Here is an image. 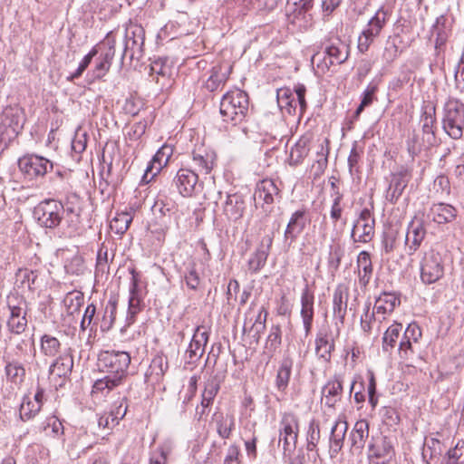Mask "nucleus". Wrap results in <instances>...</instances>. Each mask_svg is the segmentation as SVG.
<instances>
[{"label": "nucleus", "instance_id": "nucleus-1", "mask_svg": "<svg viewBox=\"0 0 464 464\" xmlns=\"http://www.w3.org/2000/svg\"><path fill=\"white\" fill-rule=\"evenodd\" d=\"M130 363V355L122 351H102L98 357V366L106 375L94 382L92 389V395H106L114 388L120 386L127 375Z\"/></svg>", "mask_w": 464, "mask_h": 464}, {"label": "nucleus", "instance_id": "nucleus-2", "mask_svg": "<svg viewBox=\"0 0 464 464\" xmlns=\"http://www.w3.org/2000/svg\"><path fill=\"white\" fill-rule=\"evenodd\" d=\"M249 100L246 92L236 89L223 95L219 111L226 122L236 126L241 123L247 115Z\"/></svg>", "mask_w": 464, "mask_h": 464}, {"label": "nucleus", "instance_id": "nucleus-3", "mask_svg": "<svg viewBox=\"0 0 464 464\" xmlns=\"http://www.w3.org/2000/svg\"><path fill=\"white\" fill-rule=\"evenodd\" d=\"M442 128L452 139L459 140L464 131V103L450 98L443 107Z\"/></svg>", "mask_w": 464, "mask_h": 464}, {"label": "nucleus", "instance_id": "nucleus-4", "mask_svg": "<svg viewBox=\"0 0 464 464\" xmlns=\"http://www.w3.org/2000/svg\"><path fill=\"white\" fill-rule=\"evenodd\" d=\"M24 112L18 106H7L0 114V136L4 140L14 139L23 130Z\"/></svg>", "mask_w": 464, "mask_h": 464}, {"label": "nucleus", "instance_id": "nucleus-5", "mask_svg": "<svg viewBox=\"0 0 464 464\" xmlns=\"http://www.w3.org/2000/svg\"><path fill=\"white\" fill-rule=\"evenodd\" d=\"M34 214L42 227L55 228L63 220L64 207L60 201L45 199L34 208Z\"/></svg>", "mask_w": 464, "mask_h": 464}, {"label": "nucleus", "instance_id": "nucleus-6", "mask_svg": "<svg viewBox=\"0 0 464 464\" xmlns=\"http://www.w3.org/2000/svg\"><path fill=\"white\" fill-rule=\"evenodd\" d=\"M18 167L25 178L34 179L43 178L53 169V164L44 157L31 154L20 158L18 160Z\"/></svg>", "mask_w": 464, "mask_h": 464}, {"label": "nucleus", "instance_id": "nucleus-7", "mask_svg": "<svg viewBox=\"0 0 464 464\" xmlns=\"http://www.w3.org/2000/svg\"><path fill=\"white\" fill-rule=\"evenodd\" d=\"M444 275V266L440 254L430 251L425 254L420 264V278L424 284L430 285Z\"/></svg>", "mask_w": 464, "mask_h": 464}, {"label": "nucleus", "instance_id": "nucleus-8", "mask_svg": "<svg viewBox=\"0 0 464 464\" xmlns=\"http://www.w3.org/2000/svg\"><path fill=\"white\" fill-rule=\"evenodd\" d=\"M373 209V207H372ZM375 234V218L373 211L368 208L362 210L352 229L354 242H370Z\"/></svg>", "mask_w": 464, "mask_h": 464}, {"label": "nucleus", "instance_id": "nucleus-9", "mask_svg": "<svg viewBox=\"0 0 464 464\" xmlns=\"http://www.w3.org/2000/svg\"><path fill=\"white\" fill-rule=\"evenodd\" d=\"M209 338V332L203 325L195 328L192 339L185 352V364L196 365L205 353V346Z\"/></svg>", "mask_w": 464, "mask_h": 464}, {"label": "nucleus", "instance_id": "nucleus-10", "mask_svg": "<svg viewBox=\"0 0 464 464\" xmlns=\"http://www.w3.org/2000/svg\"><path fill=\"white\" fill-rule=\"evenodd\" d=\"M420 123L422 130L421 144L410 145V153L412 155L418 154L421 150H429L437 143L434 132L435 117L425 111L420 117Z\"/></svg>", "mask_w": 464, "mask_h": 464}, {"label": "nucleus", "instance_id": "nucleus-11", "mask_svg": "<svg viewBox=\"0 0 464 464\" xmlns=\"http://www.w3.org/2000/svg\"><path fill=\"white\" fill-rule=\"evenodd\" d=\"M145 39V32L141 25L130 22L125 28L124 50L121 56L124 57L130 53V58L133 59L135 50L140 51Z\"/></svg>", "mask_w": 464, "mask_h": 464}, {"label": "nucleus", "instance_id": "nucleus-12", "mask_svg": "<svg viewBox=\"0 0 464 464\" xmlns=\"http://www.w3.org/2000/svg\"><path fill=\"white\" fill-rule=\"evenodd\" d=\"M217 163L216 152L205 146L197 147L192 151V170L198 174L208 175Z\"/></svg>", "mask_w": 464, "mask_h": 464}, {"label": "nucleus", "instance_id": "nucleus-13", "mask_svg": "<svg viewBox=\"0 0 464 464\" xmlns=\"http://www.w3.org/2000/svg\"><path fill=\"white\" fill-rule=\"evenodd\" d=\"M349 296V285L344 283L337 285L333 294V315L336 325L344 324Z\"/></svg>", "mask_w": 464, "mask_h": 464}, {"label": "nucleus", "instance_id": "nucleus-14", "mask_svg": "<svg viewBox=\"0 0 464 464\" xmlns=\"http://www.w3.org/2000/svg\"><path fill=\"white\" fill-rule=\"evenodd\" d=\"M173 182L179 193L183 197H191L198 189V174L190 169H180L178 170Z\"/></svg>", "mask_w": 464, "mask_h": 464}, {"label": "nucleus", "instance_id": "nucleus-15", "mask_svg": "<svg viewBox=\"0 0 464 464\" xmlns=\"http://www.w3.org/2000/svg\"><path fill=\"white\" fill-rule=\"evenodd\" d=\"M425 236L426 228L423 215H416L408 226L405 238V244L410 250V254H413L420 246Z\"/></svg>", "mask_w": 464, "mask_h": 464}, {"label": "nucleus", "instance_id": "nucleus-16", "mask_svg": "<svg viewBox=\"0 0 464 464\" xmlns=\"http://www.w3.org/2000/svg\"><path fill=\"white\" fill-rule=\"evenodd\" d=\"M315 355L319 360L329 362L334 351V338L329 328H322L316 334L314 340Z\"/></svg>", "mask_w": 464, "mask_h": 464}, {"label": "nucleus", "instance_id": "nucleus-17", "mask_svg": "<svg viewBox=\"0 0 464 464\" xmlns=\"http://www.w3.org/2000/svg\"><path fill=\"white\" fill-rule=\"evenodd\" d=\"M130 274L131 280L130 285L129 307L126 318L128 325L135 322V316L142 309V299L140 295L139 289L140 276L134 269L130 270Z\"/></svg>", "mask_w": 464, "mask_h": 464}, {"label": "nucleus", "instance_id": "nucleus-18", "mask_svg": "<svg viewBox=\"0 0 464 464\" xmlns=\"http://www.w3.org/2000/svg\"><path fill=\"white\" fill-rule=\"evenodd\" d=\"M172 152V148L168 145H163L160 149H159L147 166L145 173L142 177V182H150V180L161 170V169L168 164Z\"/></svg>", "mask_w": 464, "mask_h": 464}, {"label": "nucleus", "instance_id": "nucleus-19", "mask_svg": "<svg viewBox=\"0 0 464 464\" xmlns=\"http://www.w3.org/2000/svg\"><path fill=\"white\" fill-rule=\"evenodd\" d=\"M314 293L309 289L308 285H305V287L303 289L301 294V318L303 321V325L304 329V335L307 337L313 327V322H314Z\"/></svg>", "mask_w": 464, "mask_h": 464}, {"label": "nucleus", "instance_id": "nucleus-20", "mask_svg": "<svg viewBox=\"0 0 464 464\" xmlns=\"http://www.w3.org/2000/svg\"><path fill=\"white\" fill-rule=\"evenodd\" d=\"M272 242L273 238L270 236H266L262 238L257 248L248 259L247 266L249 271L257 273L265 266L270 253Z\"/></svg>", "mask_w": 464, "mask_h": 464}, {"label": "nucleus", "instance_id": "nucleus-21", "mask_svg": "<svg viewBox=\"0 0 464 464\" xmlns=\"http://www.w3.org/2000/svg\"><path fill=\"white\" fill-rule=\"evenodd\" d=\"M306 224L307 218L305 209H298L295 211L291 215L288 224L285 227L284 233L285 240H289L290 244L295 242L306 227Z\"/></svg>", "mask_w": 464, "mask_h": 464}, {"label": "nucleus", "instance_id": "nucleus-22", "mask_svg": "<svg viewBox=\"0 0 464 464\" xmlns=\"http://www.w3.org/2000/svg\"><path fill=\"white\" fill-rule=\"evenodd\" d=\"M343 396V382L340 376L335 375L322 388V403L329 408H334Z\"/></svg>", "mask_w": 464, "mask_h": 464}, {"label": "nucleus", "instance_id": "nucleus-23", "mask_svg": "<svg viewBox=\"0 0 464 464\" xmlns=\"http://www.w3.org/2000/svg\"><path fill=\"white\" fill-rule=\"evenodd\" d=\"M313 134L306 132L302 135L290 150L288 162L291 166L300 165L310 151Z\"/></svg>", "mask_w": 464, "mask_h": 464}, {"label": "nucleus", "instance_id": "nucleus-24", "mask_svg": "<svg viewBox=\"0 0 464 464\" xmlns=\"http://www.w3.org/2000/svg\"><path fill=\"white\" fill-rule=\"evenodd\" d=\"M278 194L279 189L274 181L271 179H264L257 184L254 193L256 205L257 206L262 203V208H264V205L270 206L274 203L275 197Z\"/></svg>", "mask_w": 464, "mask_h": 464}, {"label": "nucleus", "instance_id": "nucleus-25", "mask_svg": "<svg viewBox=\"0 0 464 464\" xmlns=\"http://www.w3.org/2000/svg\"><path fill=\"white\" fill-rule=\"evenodd\" d=\"M10 310V315L7 319L8 331L14 334H21L27 327L26 311L25 308L21 305L8 304Z\"/></svg>", "mask_w": 464, "mask_h": 464}, {"label": "nucleus", "instance_id": "nucleus-26", "mask_svg": "<svg viewBox=\"0 0 464 464\" xmlns=\"http://www.w3.org/2000/svg\"><path fill=\"white\" fill-rule=\"evenodd\" d=\"M73 359L69 353L60 354L50 365L49 374L51 378H67L72 370Z\"/></svg>", "mask_w": 464, "mask_h": 464}, {"label": "nucleus", "instance_id": "nucleus-27", "mask_svg": "<svg viewBox=\"0 0 464 464\" xmlns=\"http://www.w3.org/2000/svg\"><path fill=\"white\" fill-rule=\"evenodd\" d=\"M245 201L239 195H228L224 204L223 212L228 220L237 221L243 217Z\"/></svg>", "mask_w": 464, "mask_h": 464}, {"label": "nucleus", "instance_id": "nucleus-28", "mask_svg": "<svg viewBox=\"0 0 464 464\" xmlns=\"http://www.w3.org/2000/svg\"><path fill=\"white\" fill-rule=\"evenodd\" d=\"M229 65H217L211 70V74L205 82V87L209 92H215L222 87L227 81L231 72Z\"/></svg>", "mask_w": 464, "mask_h": 464}, {"label": "nucleus", "instance_id": "nucleus-29", "mask_svg": "<svg viewBox=\"0 0 464 464\" xmlns=\"http://www.w3.org/2000/svg\"><path fill=\"white\" fill-rule=\"evenodd\" d=\"M169 369V362L166 356L162 353L156 354L146 372L148 381L159 382Z\"/></svg>", "mask_w": 464, "mask_h": 464}, {"label": "nucleus", "instance_id": "nucleus-30", "mask_svg": "<svg viewBox=\"0 0 464 464\" xmlns=\"http://www.w3.org/2000/svg\"><path fill=\"white\" fill-rule=\"evenodd\" d=\"M80 203V198L75 193H72L66 197L64 203V212L70 219L67 220L69 228L73 232L78 228L80 223V208H76Z\"/></svg>", "mask_w": 464, "mask_h": 464}, {"label": "nucleus", "instance_id": "nucleus-31", "mask_svg": "<svg viewBox=\"0 0 464 464\" xmlns=\"http://www.w3.org/2000/svg\"><path fill=\"white\" fill-rule=\"evenodd\" d=\"M325 53L330 59V65L341 64L348 58L349 47L339 39H336L326 46Z\"/></svg>", "mask_w": 464, "mask_h": 464}, {"label": "nucleus", "instance_id": "nucleus-32", "mask_svg": "<svg viewBox=\"0 0 464 464\" xmlns=\"http://www.w3.org/2000/svg\"><path fill=\"white\" fill-rule=\"evenodd\" d=\"M200 268L198 264L194 260H190L185 265L183 277L186 285L191 290H198L200 287L202 277L200 276Z\"/></svg>", "mask_w": 464, "mask_h": 464}, {"label": "nucleus", "instance_id": "nucleus-33", "mask_svg": "<svg viewBox=\"0 0 464 464\" xmlns=\"http://www.w3.org/2000/svg\"><path fill=\"white\" fill-rule=\"evenodd\" d=\"M220 389V381L218 376L209 377L206 382L201 394V404L204 407H210Z\"/></svg>", "mask_w": 464, "mask_h": 464}, {"label": "nucleus", "instance_id": "nucleus-34", "mask_svg": "<svg viewBox=\"0 0 464 464\" xmlns=\"http://www.w3.org/2000/svg\"><path fill=\"white\" fill-rule=\"evenodd\" d=\"M156 75L153 80L164 88L169 85L170 80V68L162 61L157 60L150 65V76Z\"/></svg>", "mask_w": 464, "mask_h": 464}, {"label": "nucleus", "instance_id": "nucleus-35", "mask_svg": "<svg viewBox=\"0 0 464 464\" xmlns=\"http://www.w3.org/2000/svg\"><path fill=\"white\" fill-rule=\"evenodd\" d=\"M329 140L325 139L323 143L319 146V150L316 153L315 162L312 166L314 178L321 176L327 168L328 165V154H329Z\"/></svg>", "mask_w": 464, "mask_h": 464}, {"label": "nucleus", "instance_id": "nucleus-36", "mask_svg": "<svg viewBox=\"0 0 464 464\" xmlns=\"http://www.w3.org/2000/svg\"><path fill=\"white\" fill-rule=\"evenodd\" d=\"M433 221L438 224L451 222L456 218L457 210L450 205L440 203L431 208Z\"/></svg>", "mask_w": 464, "mask_h": 464}, {"label": "nucleus", "instance_id": "nucleus-37", "mask_svg": "<svg viewBox=\"0 0 464 464\" xmlns=\"http://www.w3.org/2000/svg\"><path fill=\"white\" fill-rule=\"evenodd\" d=\"M278 106L285 110L289 114L295 113L296 110V100L294 92L289 88H280L276 92Z\"/></svg>", "mask_w": 464, "mask_h": 464}, {"label": "nucleus", "instance_id": "nucleus-38", "mask_svg": "<svg viewBox=\"0 0 464 464\" xmlns=\"http://www.w3.org/2000/svg\"><path fill=\"white\" fill-rule=\"evenodd\" d=\"M401 228V224L391 222L384 224L382 232V246L386 252H390L394 248L395 241Z\"/></svg>", "mask_w": 464, "mask_h": 464}, {"label": "nucleus", "instance_id": "nucleus-39", "mask_svg": "<svg viewBox=\"0 0 464 464\" xmlns=\"http://www.w3.org/2000/svg\"><path fill=\"white\" fill-rule=\"evenodd\" d=\"M401 330L402 325L397 323L388 327L382 337V350L384 352L389 353L394 349Z\"/></svg>", "mask_w": 464, "mask_h": 464}, {"label": "nucleus", "instance_id": "nucleus-40", "mask_svg": "<svg viewBox=\"0 0 464 464\" xmlns=\"http://www.w3.org/2000/svg\"><path fill=\"white\" fill-rule=\"evenodd\" d=\"M447 18L444 15H440L437 18L432 28L433 34H436L435 48L438 53L441 50L442 46H444L449 36V31L445 26Z\"/></svg>", "mask_w": 464, "mask_h": 464}, {"label": "nucleus", "instance_id": "nucleus-41", "mask_svg": "<svg viewBox=\"0 0 464 464\" xmlns=\"http://www.w3.org/2000/svg\"><path fill=\"white\" fill-rule=\"evenodd\" d=\"M411 174L408 169H401L392 176L390 189H392V196H400L410 181Z\"/></svg>", "mask_w": 464, "mask_h": 464}, {"label": "nucleus", "instance_id": "nucleus-42", "mask_svg": "<svg viewBox=\"0 0 464 464\" xmlns=\"http://www.w3.org/2000/svg\"><path fill=\"white\" fill-rule=\"evenodd\" d=\"M40 346L41 352L49 357L56 356L61 350L60 341L51 334H44L41 337Z\"/></svg>", "mask_w": 464, "mask_h": 464}, {"label": "nucleus", "instance_id": "nucleus-43", "mask_svg": "<svg viewBox=\"0 0 464 464\" xmlns=\"http://www.w3.org/2000/svg\"><path fill=\"white\" fill-rule=\"evenodd\" d=\"M292 361L290 359H284L277 371L276 385L279 391H285L288 385L291 371Z\"/></svg>", "mask_w": 464, "mask_h": 464}, {"label": "nucleus", "instance_id": "nucleus-44", "mask_svg": "<svg viewBox=\"0 0 464 464\" xmlns=\"http://www.w3.org/2000/svg\"><path fill=\"white\" fill-rule=\"evenodd\" d=\"M83 300L84 296L82 292L74 291L68 293L63 299L67 314L73 315L75 313H78L83 304Z\"/></svg>", "mask_w": 464, "mask_h": 464}, {"label": "nucleus", "instance_id": "nucleus-45", "mask_svg": "<svg viewBox=\"0 0 464 464\" xmlns=\"http://www.w3.org/2000/svg\"><path fill=\"white\" fill-rule=\"evenodd\" d=\"M218 435H229L233 430L234 419L231 416L215 414L211 422Z\"/></svg>", "mask_w": 464, "mask_h": 464}, {"label": "nucleus", "instance_id": "nucleus-46", "mask_svg": "<svg viewBox=\"0 0 464 464\" xmlns=\"http://www.w3.org/2000/svg\"><path fill=\"white\" fill-rule=\"evenodd\" d=\"M281 328L279 325H273L270 329V333L267 336L266 343V350L265 352L267 354L268 359H270L274 353L279 348L281 344Z\"/></svg>", "mask_w": 464, "mask_h": 464}, {"label": "nucleus", "instance_id": "nucleus-47", "mask_svg": "<svg viewBox=\"0 0 464 464\" xmlns=\"http://www.w3.org/2000/svg\"><path fill=\"white\" fill-rule=\"evenodd\" d=\"M117 304L118 301L115 298L108 301L101 324L102 331H108L112 327L116 319Z\"/></svg>", "mask_w": 464, "mask_h": 464}, {"label": "nucleus", "instance_id": "nucleus-48", "mask_svg": "<svg viewBox=\"0 0 464 464\" xmlns=\"http://www.w3.org/2000/svg\"><path fill=\"white\" fill-rule=\"evenodd\" d=\"M5 373L13 382H22L25 376V369L18 361H12L5 365Z\"/></svg>", "mask_w": 464, "mask_h": 464}, {"label": "nucleus", "instance_id": "nucleus-49", "mask_svg": "<svg viewBox=\"0 0 464 464\" xmlns=\"http://www.w3.org/2000/svg\"><path fill=\"white\" fill-rule=\"evenodd\" d=\"M132 221V217L128 212L117 214L111 221V228L117 234H124Z\"/></svg>", "mask_w": 464, "mask_h": 464}, {"label": "nucleus", "instance_id": "nucleus-50", "mask_svg": "<svg viewBox=\"0 0 464 464\" xmlns=\"http://www.w3.org/2000/svg\"><path fill=\"white\" fill-rule=\"evenodd\" d=\"M98 54V50L94 46L92 48V50L82 58V60L80 62L78 68L72 72L70 75L66 77V80L68 82H74L76 79H79L84 71L88 68L91 62L92 61L93 57H95Z\"/></svg>", "mask_w": 464, "mask_h": 464}, {"label": "nucleus", "instance_id": "nucleus-51", "mask_svg": "<svg viewBox=\"0 0 464 464\" xmlns=\"http://www.w3.org/2000/svg\"><path fill=\"white\" fill-rule=\"evenodd\" d=\"M297 435L299 432L298 421L293 413H285L280 422V435Z\"/></svg>", "mask_w": 464, "mask_h": 464}, {"label": "nucleus", "instance_id": "nucleus-52", "mask_svg": "<svg viewBox=\"0 0 464 464\" xmlns=\"http://www.w3.org/2000/svg\"><path fill=\"white\" fill-rule=\"evenodd\" d=\"M41 411L40 404L33 401L29 397H24L20 406V416L22 420H29L34 417Z\"/></svg>", "mask_w": 464, "mask_h": 464}, {"label": "nucleus", "instance_id": "nucleus-53", "mask_svg": "<svg viewBox=\"0 0 464 464\" xmlns=\"http://www.w3.org/2000/svg\"><path fill=\"white\" fill-rule=\"evenodd\" d=\"M398 298L393 294L383 293L379 295V314H389L392 312L398 303Z\"/></svg>", "mask_w": 464, "mask_h": 464}, {"label": "nucleus", "instance_id": "nucleus-54", "mask_svg": "<svg viewBox=\"0 0 464 464\" xmlns=\"http://www.w3.org/2000/svg\"><path fill=\"white\" fill-rule=\"evenodd\" d=\"M343 256V250L339 245L330 246L329 256H328V266L332 272L338 270L342 257Z\"/></svg>", "mask_w": 464, "mask_h": 464}, {"label": "nucleus", "instance_id": "nucleus-55", "mask_svg": "<svg viewBox=\"0 0 464 464\" xmlns=\"http://www.w3.org/2000/svg\"><path fill=\"white\" fill-rule=\"evenodd\" d=\"M343 199V194L340 191H335V198L333 200V204L330 211V218L334 222V226H337V222L339 220L343 221V224L345 225L346 221L343 220V208L341 206V201Z\"/></svg>", "mask_w": 464, "mask_h": 464}, {"label": "nucleus", "instance_id": "nucleus-56", "mask_svg": "<svg viewBox=\"0 0 464 464\" xmlns=\"http://www.w3.org/2000/svg\"><path fill=\"white\" fill-rule=\"evenodd\" d=\"M44 432L46 435L51 433L63 434L64 430L62 421L56 416L48 417L44 423Z\"/></svg>", "mask_w": 464, "mask_h": 464}, {"label": "nucleus", "instance_id": "nucleus-57", "mask_svg": "<svg viewBox=\"0 0 464 464\" xmlns=\"http://www.w3.org/2000/svg\"><path fill=\"white\" fill-rule=\"evenodd\" d=\"M172 450V446L170 442H166L163 445L160 446L151 458L150 464H165L169 454Z\"/></svg>", "mask_w": 464, "mask_h": 464}, {"label": "nucleus", "instance_id": "nucleus-58", "mask_svg": "<svg viewBox=\"0 0 464 464\" xmlns=\"http://www.w3.org/2000/svg\"><path fill=\"white\" fill-rule=\"evenodd\" d=\"M376 90L377 84L371 83L368 86V88L364 91L362 102L355 111V117H358L360 113L363 111V109L372 102Z\"/></svg>", "mask_w": 464, "mask_h": 464}, {"label": "nucleus", "instance_id": "nucleus-59", "mask_svg": "<svg viewBox=\"0 0 464 464\" xmlns=\"http://www.w3.org/2000/svg\"><path fill=\"white\" fill-rule=\"evenodd\" d=\"M374 34L372 29L364 30L358 39V49L361 53H365L368 51L370 45L373 42Z\"/></svg>", "mask_w": 464, "mask_h": 464}, {"label": "nucleus", "instance_id": "nucleus-60", "mask_svg": "<svg viewBox=\"0 0 464 464\" xmlns=\"http://www.w3.org/2000/svg\"><path fill=\"white\" fill-rule=\"evenodd\" d=\"M17 276L22 278V284L26 285L29 289L35 285L38 275L35 271L29 269H20Z\"/></svg>", "mask_w": 464, "mask_h": 464}, {"label": "nucleus", "instance_id": "nucleus-61", "mask_svg": "<svg viewBox=\"0 0 464 464\" xmlns=\"http://www.w3.org/2000/svg\"><path fill=\"white\" fill-rule=\"evenodd\" d=\"M375 321L374 307L372 308V311L370 312V307L366 306V311L361 317V326L363 332L370 333Z\"/></svg>", "mask_w": 464, "mask_h": 464}, {"label": "nucleus", "instance_id": "nucleus-62", "mask_svg": "<svg viewBox=\"0 0 464 464\" xmlns=\"http://www.w3.org/2000/svg\"><path fill=\"white\" fill-rule=\"evenodd\" d=\"M247 322H245L243 332H248L255 343H258L263 332L266 329V324H251V326L247 329Z\"/></svg>", "mask_w": 464, "mask_h": 464}, {"label": "nucleus", "instance_id": "nucleus-63", "mask_svg": "<svg viewBox=\"0 0 464 464\" xmlns=\"http://www.w3.org/2000/svg\"><path fill=\"white\" fill-rule=\"evenodd\" d=\"M111 65L97 58L94 69L92 71L91 77L92 80L102 79L109 72Z\"/></svg>", "mask_w": 464, "mask_h": 464}, {"label": "nucleus", "instance_id": "nucleus-64", "mask_svg": "<svg viewBox=\"0 0 464 464\" xmlns=\"http://www.w3.org/2000/svg\"><path fill=\"white\" fill-rule=\"evenodd\" d=\"M414 343H415L411 340H408L404 337L401 338L398 348V352L401 358L409 359L415 353L413 346Z\"/></svg>", "mask_w": 464, "mask_h": 464}]
</instances>
